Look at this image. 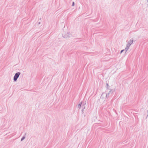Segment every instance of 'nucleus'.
Segmentation results:
<instances>
[{"instance_id": "nucleus-1", "label": "nucleus", "mask_w": 148, "mask_h": 148, "mask_svg": "<svg viewBox=\"0 0 148 148\" xmlns=\"http://www.w3.org/2000/svg\"><path fill=\"white\" fill-rule=\"evenodd\" d=\"M132 42H133V40L130 41L129 42V43L127 45L126 47H125V49L126 52L127 51V50L128 49L129 47H130V45H131V44L132 43Z\"/></svg>"}, {"instance_id": "nucleus-2", "label": "nucleus", "mask_w": 148, "mask_h": 148, "mask_svg": "<svg viewBox=\"0 0 148 148\" xmlns=\"http://www.w3.org/2000/svg\"><path fill=\"white\" fill-rule=\"evenodd\" d=\"M20 75V73L19 72H18L15 74L14 78V80L15 81H16L17 80V78Z\"/></svg>"}, {"instance_id": "nucleus-3", "label": "nucleus", "mask_w": 148, "mask_h": 148, "mask_svg": "<svg viewBox=\"0 0 148 148\" xmlns=\"http://www.w3.org/2000/svg\"><path fill=\"white\" fill-rule=\"evenodd\" d=\"M25 138V137H23L21 139V140H23Z\"/></svg>"}, {"instance_id": "nucleus-4", "label": "nucleus", "mask_w": 148, "mask_h": 148, "mask_svg": "<svg viewBox=\"0 0 148 148\" xmlns=\"http://www.w3.org/2000/svg\"><path fill=\"white\" fill-rule=\"evenodd\" d=\"M124 51V50H122L121 51V53L123 51Z\"/></svg>"}, {"instance_id": "nucleus-5", "label": "nucleus", "mask_w": 148, "mask_h": 148, "mask_svg": "<svg viewBox=\"0 0 148 148\" xmlns=\"http://www.w3.org/2000/svg\"><path fill=\"white\" fill-rule=\"evenodd\" d=\"M73 5H74V2H73Z\"/></svg>"}, {"instance_id": "nucleus-6", "label": "nucleus", "mask_w": 148, "mask_h": 148, "mask_svg": "<svg viewBox=\"0 0 148 148\" xmlns=\"http://www.w3.org/2000/svg\"><path fill=\"white\" fill-rule=\"evenodd\" d=\"M81 104L80 105V104H79V106H81Z\"/></svg>"}]
</instances>
